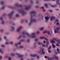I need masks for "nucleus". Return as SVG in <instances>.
<instances>
[{"label": "nucleus", "mask_w": 60, "mask_h": 60, "mask_svg": "<svg viewBox=\"0 0 60 60\" xmlns=\"http://www.w3.org/2000/svg\"><path fill=\"white\" fill-rule=\"evenodd\" d=\"M14 6L15 7H22V5H19V3H16L14 5Z\"/></svg>", "instance_id": "obj_3"}, {"label": "nucleus", "mask_w": 60, "mask_h": 60, "mask_svg": "<svg viewBox=\"0 0 60 60\" xmlns=\"http://www.w3.org/2000/svg\"><path fill=\"white\" fill-rule=\"evenodd\" d=\"M21 37H22V36L21 35L20 36L17 38V39H19L21 38Z\"/></svg>", "instance_id": "obj_36"}, {"label": "nucleus", "mask_w": 60, "mask_h": 60, "mask_svg": "<svg viewBox=\"0 0 60 60\" xmlns=\"http://www.w3.org/2000/svg\"><path fill=\"white\" fill-rule=\"evenodd\" d=\"M56 2L57 4H60V3H59V0H57Z\"/></svg>", "instance_id": "obj_20"}, {"label": "nucleus", "mask_w": 60, "mask_h": 60, "mask_svg": "<svg viewBox=\"0 0 60 60\" xmlns=\"http://www.w3.org/2000/svg\"><path fill=\"white\" fill-rule=\"evenodd\" d=\"M36 14V11H33L31 12L30 14V22L29 23V26H31V24L33 22H37V21L36 19H33L32 18L33 17L32 16V14Z\"/></svg>", "instance_id": "obj_1"}, {"label": "nucleus", "mask_w": 60, "mask_h": 60, "mask_svg": "<svg viewBox=\"0 0 60 60\" xmlns=\"http://www.w3.org/2000/svg\"><path fill=\"white\" fill-rule=\"evenodd\" d=\"M0 19L1 20V24L2 25H4V21L3 20V18L1 17L0 18Z\"/></svg>", "instance_id": "obj_7"}, {"label": "nucleus", "mask_w": 60, "mask_h": 60, "mask_svg": "<svg viewBox=\"0 0 60 60\" xmlns=\"http://www.w3.org/2000/svg\"><path fill=\"white\" fill-rule=\"evenodd\" d=\"M50 5L52 7H57V5H52V4H50Z\"/></svg>", "instance_id": "obj_13"}, {"label": "nucleus", "mask_w": 60, "mask_h": 60, "mask_svg": "<svg viewBox=\"0 0 60 60\" xmlns=\"http://www.w3.org/2000/svg\"><path fill=\"white\" fill-rule=\"evenodd\" d=\"M48 51L49 53H51V50H48Z\"/></svg>", "instance_id": "obj_51"}, {"label": "nucleus", "mask_w": 60, "mask_h": 60, "mask_svg": "<svg viewBox=\"0 0 60 60\" xmlns=\"http://www.w3.org/2000/svg\"><path fill=\"white\" fill-rule=\"evenodd\" d=\"M37 59H39V56H37Z\"/></svg>", "instance_id": "obj_54"}, {"label": "nucleus", "mask_w": 60, "mask_h": 60, "mask_svg": "<svg viewBox=\"0 0 60 60\" xmlns=\"http://www.w3.org/2000/svg\"><path fill=\"white\" fill-rule=\"evenodd\" d=\"M8 60H11V58L10 57H8Z\"/></svg>", "instance_id": "obj_62"}, {"label": "nucleus", "mask_w": 60, "mask_h": 60, "mask_svg": "<svg viewBox=\"0 0 60 60\" xmlns=\"http://www.w3.org/2000/svg\"><path fill=\"white\" fill-rule=\"evenodd\" d=\"M43 38L45 40H46V39L47 38H45V37H40V39H43Z\"/></svg>", "instance_id": "obj_15"}, {"label": "nucleus", "mask_w": 60, "mask_h": 60, "mask_svg": "<svg viewBox=\"0 0 60 60\" xmlns=\"http://www.w3.org/2000/svg\"><path fill=\"white\" fill-rule=\"evenodd\" d=\"M47 34H48L49 35H50V36H51V35H52V34H51V33H50V32H49V31H47Z\"/></svg>", "instance_id": "obj_16"}, {"label": "nucleus", "mask_w": 60, "mask_h": 60, "mask_svg": "<svg viewBox=\"0 0 60 60\" xmlns=\"http://www.w3.org/2000/svg\"><path fill=\"white\" fill-rule=\"evenodd\" d=\"M19 47L21 49H23V48H24V46L22 45L20 46Z\"/></svg>", "instance_id": "obj_30"}, {"label": "nucleus", "mask_w": 60, "mask_h": 60, "mask_svg": "<svg viewBox=\"0 0 60 60\" xmlns=\"http://www.w3.org/2000/svg\"><path fill=\"white\" fill-rule=\"evenodd\" d=\"M48 32V31H47V30H45V31H44L43 32V33L44 34H46V33H47V32Z\"/></svg>", "instance_id": "obj_27"}, {"label": "nucleus", "mask_w": 60, "mask_h": 60, "mask_svg": "<svg viewBox=\"0 0 60 60\" xmlns=\"http://www.w3.org/2000/svg\"><path fill=\"white\" fill-rule=\"evenodd\" d=\"M10 43L11 44H13V42H10Z\"/></svg>", "instance_id": "obj_63"}, {"label": "nucleus", "mask_w": 60, "mask_h": 60, "mask_svg": "<svg viewBox=\"0 0 60 60\" xmlns=\"http://www.w3.org/2000/svg\"><path fill=\"white\" fill-rule=\"evenodd\" d=\"M52 40L51 39H50V40L51 41V42H52V43H56V42L55 41H56V38H54L52 39Z\"/></svg>", "instance_id": "obj_4"}, {"label": "nucleus", "mask_w": 60, "mask_h": 60, "mask_svg": "<svg viewBox=\"0 0 60 60\" xmlns=\"http://www.w3.org/2000/svg\"><path fill=\"white\" fill-rule=\"evenodd\" d=\"M54 32L55 34H56V33H58V34H59V31L58 30H55Z\"/></svg>", "instance_id": "obj_17"}, {"label": "nucleus", "mask_w": 60, "mask_h": 60, "mask_svg": "<svg viewBox=\"0 0 60 60\" xmlns=\"http://www.w3.org/2000/svg\"><path fill=\"white\" fill-rule=\"evenodd\" d=\"M33 36L32 37V38H36V36Z\"/></svg>", "instance_id": "obj_47"}, {"label": "nucleus", "mask_w": 60, "mask_h": 60, "mask_svg": "<svg viewBox=\"0 0 60 60\" xmlns=\"http://www.w3.org/2000/svg\"><path fill=\"white\" fill-rule=\"evenodd\" d=\"M35 40L36 41H38V39H35Z\"/></svg>", "instance_id": "obj_56"}, {"label": "nucleus", "mask_w": 60, "mask_h": 60, "mask_svg": "<svg viewBox=\"0 0 60 60\" xmlns=\"http://www.w3.org/2000/svg\"><path fill=\"white\" fill-rule=\"evenodd\" d=\"M1 46L2 47H3V48H4L5 47V45H1Z\"/></svg>", "instance_id": "obj_32"}, {"label": "nucleus", "mask_w": 60, "mask_h": 60, "mask_svg": "<svg viewBox=\"0 0 60 60\" xmlns=\"http://www.w3.org/2000/svg\"><path fill=\"white\" fill-rule=\"evenodd\" d=\"M14 11H13L11 12V14H8V16L9 17V19H11V15L14 13Z\"/></svg>", "instance_id": "obj_5"}, {"label": "nucleus", "mask_w": 60, "mask_h": 60, "mask_svg": "<svg viewBox=\"0 0 60 60\" xmlns=\"http://www.w3.org/2000/svg\"><path fill=\"white\" fill-rule=\"evenodd\" d=\"M38 45H41V43L39 42H38Z\"/></svg>", "instance_id": "obj_46"}, {"label": "nucleus", "mask_w": 60, "mask_h": 60, "mask_svg": "<svg viewBox=\"0 0 60 60\" xmlns=\"http://www.w3.org/2000/svg\"><path fill=\"white\" fill-rule=\"evenodd\" d=\"M30 1L31 4H33L34 3L32 0H30Z\"/></svg>", "instance_id": "obj_48"}, {"label": "nucleus", "mask_w": 60, "mask_h": 60, "mask_svg": "<svg viewBox=\"0 0 60 60\" xmlns=\"http://www.w3.org/2000/svg\"><path fill=\"white\" fill-rule=\"evenodd\" d=\"M3 31H4V30H0V32H3Z\"/></svg>", "instance_id": "obj_61"}, {"label": "nucleus", "mask_w": 60, "mask_h": 60, "mask_svg": "<svg viewBox=\"0 0 60 60\" xmlns=\"http://www.w3.org/2000/svg\"><path fill=\"white\" fill-rule=\"evenodd\" d=\"M9 44V42H7L5 43V45H8V44Z\"/></svg>", "instance_id": "obj_34"}, {"label": "nucleus", "mask_w": 60, "mask_h": 60, "mask_svg": "<svg viewBox=\"0 0 60 60\" xmlns=\"http://www.w3.org/2000/svg\"><path fill=\"white\" fill-rule=\"evenodd\" d=\"M11 56H14L15 54L13 53H11Z\"/></svg>", "instance_id": "obj_31"}, {"label": "nucleus", "mask_w": 60, "mask_h": 60, "mask_svg": "<svg viewBox=\"0 0 60 60\" xmlns=\"http://www.w3.org/2000/svg\"><path fill=\"white\" fill-rule=\"evenodd\" d=\"M43 29H44V27H43L41 28L40 29V30H41V31H42L43 30Z\"/></svg>", "instance_id": "obj_38"}, {"label": "nucleus", "mask_w": 60, "mask_h": 60, "mask_svg": "<svg viewBox=\"0 0 60 60\" xmlns=\"http://www.w3.org/2000/svg\"><path fill=\"white\" fill-rule=\"evenodd\" d=\"M57 53H58V54H60V52L59 51H58V52H57Z\"/></svg>", "instance_id": "obj_64"}, {"label": "nucleus", "mask_w": 60, "mask_h": 60, "mask_svg": "<svg viewBox=\"0 0 60 60\" xmlns=\"http://www.w3.org/2000/svg\"><path fill=\"white\" fill-rule=\"evenodd\" d=\"M56 46H59V45L58 43H57L56 44Z\"/></svg>", "instance_id": "obj_59"}, {"label": "nucleus", "mask_w": 60, "mask_h": 60, "mask_svg": "<svg viewBox=\"0 0 60 60\" xmlns=\"http://www.w3.org/2000/svg\"><path fill=\"white\" fill-rule=\"evenodd\" d=\"M30 6H26L25 9V10H28V9H30Z\"/></svg>", "instance_id": "obj_10"}, {"label": "nucleus", "mask_w": 60, "mask_h": 60, "mask_svg": "<svg viewBox=\"0 0 60 60\" xmlns=\"http://www.w3.org/2000/svg\"><path fill=\"white\" fill-rule=\"evenodd\" d=\"M15 54L16 55L18 56L19 57L21 58L22 57H23L24 56L23 55H20V54L19 53H15Z\"/></svg>", "instance_id": "obj_9"}, {"label": "nucleus", "mask_w": 60, "mask_h": 60, "mask_svg": "<svg viewBox=\"0 0 60 60\" xmlns=\"http://www.w3.org/2000/svg\"><path fill=\"white\" fill-rule=\"evenodd\" d=\"M4 2H3V1H1L0 2V4H4Z\"/></svg>", "instance_id": "obj_41"}, {"label": "nucleus", "mask_w": 60, "mask_h": 60, "mask_svg": "<svg viewBox=\"0 0 60 60\" xmlns=\"http://www.w3.org/2000/svg\"><path fill=\"white\" fill-rule=\"evenodd\" d=\"M56 22L55 23H56V22H59V20H58V19H56L55 20Z\"/></svg>", "instance_id": "obj_39"}, {"label": "nucleus", "mask_w": 60, "mask_h": 60, "mask_svg": "<svg viewBox=\"0 0 60 60\" xmlns=\"http://www.w3.org/2000/svg\"><path fill=\"white\" fill-rule=\"evenodd\" d=\"M45 6L46 8H48V5L46 4H45Z\"/></svg>", "instance_id": "obj_37"}, {"label": "nucleus", "mask_w": 60, "mask_h": 60, "mask_svg": "<svg viewBox=\"0 0 60 60\" xmlns=\"http://www.w3.org/2000/svg\"><path fill=\"white\" fill-rule=\"evenodd\" d=\"M45 48H48V47H49V46H48V45H45Z\"/></svg>", "instance_id": "obj_43"}, {"label": "nucleus", "mask_w": 60, "mask_h": 60, "mask_svg": "<svg viewBox=\"0 0 60 60\" xmlns=\"http://www.w3.org/2000/svg\"><path fill=\"white\" fill-rule=\"evenodd\" d=\"M46 20H48L49 19V18L48 16H46L45 17Z\"/></svg>", "instance_id": "obj_24"}, {"label": "nucleus", "mask_w": 60, "mask_h": 60, "mask_svg": "<svg viewBox=\"0 0 60 60\" xmlns=\"http://www.w3.org/2000/svg\"><path fill=\"white\" fill-rule=\"evenodd\" d=\"M11 28L12 29V31H14V29H15V28L13 26H11Z\"/></svg>", "instance_id": "obj_22"}, {"label": "nucleus", "mask_w": 60, "mask_h": 60, "mask_svg": "<svg viewBox=\"0 0 60 60\" xmlns=\"http://www.w3.org/2000/svg\"><path fill=\"white\" fill-rule=\"evenodd\" d=\"M22 34H23V35L25 34H26L27 35V36H28V37L30 36L29 34L28 33H27V32H23L22 33Z\"/></svg>", "instance_id": "obj_11"}, {"label": "nucleus", "mask_w": 60, "mask_h": 60, "mask_svg": "<svg viewBox=\"0 0 60 60\" xmlns=\"http://www.w3.org/2000/svg\"><path fill=\"white\" fill-rule=\"evenodd\" d=\"M30 56H31L32 57H35L36 56V54H35L33 55V54H31L30 55Z\"/></svg>", "instance_id": "obj_14"}, {"label": "nucleus", "mask_w": 60, "mask_h": 60, "mask_svg": "<svg viewBox=\"0 0 60 60\" xmlns=\"http://www.w3.org/2000/svg\"><path fill=\"white\" fill-rule=\"evenodd\" d=\"M22 26H20L17 29L16 32H20V30L21 29H22Z\"/></svg>", "instance_id": "obj_6"}, {"label": "nucleus", "mask_w": 60, "mask_h": 60, "mask_svg": "<svg viewBox=\"0 0 60 60\" xmlns=\"http://www.w3.org/2000/svg\"><path fill=\"white\" fill-rule=\"evenodd\" d=\"M59 22H57L56 23V24L57 25V26H58L59 25Z\"/></svg>", "instance_id": "obj_52"}, {"label": "nucleus", "mask_w": 60, "mask_h": 60, "mask_svg": "<svg viewBox=\"0 0 60 60\" xmlns=\"http://www.w3.org/2000/svg\"><path fill=\"white\" fill-rule=\"evenodd\" d=\"M53 58H49V60H53Z\"/></svg>", "instance_id": "obj_49"}, {"label": "nucleus", "mask_w": 60, "mask_h": 60, "mask_svg": "<svg viewBox=\"0 0 60 60\" xmlns=\"http://www.w3.org/2000/svg\"><path fill=\"white\" fill-rule=\"evenodd\" d=\"M41 44H42V47H45V45L44 44H43V43H41Z\"/></svg>", "instance_id": "obj_26"}, {"label": "nucleus", "mask_w": 60, "mask_h": 60, "mask_svg": "<svg viewBox=\"0 0 60 60\" xmlns=\"http://www.w3.org/2000/svg\"><path fill=\"white\" fill-rule=\"evenodd\" d=\"M5 8V6H3L2 7L1 9L0 10H4V8Z\"/></svg>", "instance_id": "obj_21"}, {"label": "nucleus", "mask_w": 60, "mask_h": 60, "mask_svg": "<svg viewBox=\"0 0 60 60\" xmlns=\"http://www.w3.org/2000/svg\"><path fill=\"white\" fill-rule=\"evenodd\" d=\"M35 35V34L34 33H33L31 34V35L32 36H34Z\"/></svg>", "instance_id": "obj_29"}, {"label": "nucleus", "mask_w": 60, "mask_h": 60, "mask_svg": "<svg viewBox=\"0 0 60 60\" xmlns=\"http://www.w3.org/2000/svg\"><path fill=\"white\" fill-rule=\"evenodd\" d=\"M55 19H56V17L54 16H52L51 18L50 19V21H52L53 20H54Z\"/></svg>", "instance_id": "obj_8"}, {"label": "nucleus", "mask_w": 60, "mask_h": 60, "mask_svg": "<svg viewBox=\"0 0 60 60\" xmlns=\"http://www.w3.org/2000/svg\"><path fill=\"white\" fill-rule=\"evenodd\" d=\"M52 47L51 46H50L48 49H50Z\"/></svg>", "instance_id": "obj_45"}, {"label": "nucleus", "mask_w": 60, "mask_h": 60, "mask_svg": "<svg viewBox=\"0 0 60 60\" xmlns=\"http://www.w3.org/2000/svg\"><path fill=\"white\" fill-rule=\"evenodd\" d=\"M24 21V20L22 19L21 21V23H22Z\"/></svg>", "instance_id": "obj_44"}, {"label": "nucleus", "mask_w": 60, "mask_h": 60, "mask_svg": "<svg viewBox=\"0 0 60 60\" xmlns=\"http://www.w3.org/2000/svg\"><path fill=\"white\" fill-rule=\"evenodd\" d=\"M19 13H21L22 14V16H24V15L26 14V12L24 11L23 9H21L20 10H19Z\"/></svg>", "instance_id": "obj_2"}, {"label": "nucleus", "mask_w": 60, "mask_h": 60, "mask_svg": "<svg viewBox=\"0 0 60 60\" xmlns=\"http://www.w3.org/2000/svg\"><path fill=\"white\" fill-rule=\"evenodd\" d=\"M35 7L36 8H40V7H39L38 6H36Z\"/></svg>", "instance_id": "obj_55"}, {"label": "nucleus", "mask_w": 60, "mask_h": 60, "mask_svg": "<svg viewBox=\"0 0 60 60\" xmlns=\"http://www.w3.org/2000/svg\"><path fill=\"white\" fill-rule=\"evenodd\" d=\"M37 33L38 34H40V32H39L38 31H37Z\"/></svg>", "instance_id": "obj_50"}, {"label": "nucleus", "mask_w": 60, "mask_h": 60, "mask_svg": "<svg viewBox=\"0 0 60 60\" xmlns=\"http://www.w3.org/2000/svg\"><path fill=\"white\" fill-rule=\"evenodd\" d=\"M41 54H43L44 55V54H45V52L44 51L42 52L41 53Z\"/></svg>", "instance_id": "obj_35"}, {"label": "nucleus", "mask_w": 60, "mask_h": 60, "mask_svg": "<svg viewBox=\"0 0 60 60\" xmlns=\"http://www.w3.org/2000/svg\"><path fill=\"white\" fill-rule=\"evenodd\" d=\"M52 47L53 48V49H55V48H56V45H54L53 43H52Z\"/></svg>", "instance_id": "obj_18"}, {"label": "nucleus", "mask_w": 60, "mask_h": 60, "mask_svg": "<svg viewBox=\"0 0 60 60\" xmlns=\"http://www.w3.org/2000/svg\"><path fill=\"white\" fill-rule=\"evenodd\" d=\"M40 8H41V9H44V7L43 6L41 8V7H40Z\"/></svg>", "instance_id": "obj_53"}, {"label": "nucleus", "mask_w": 60, "mask_h": 60, "mask_svg": "<svg viewBox=\"0 0 60 60\" xmlns=\"http://www.w3.org/2000/svg\"><path fill=\"white\" fill-rule=\"evenodd\" d=\"M49 11L51 13L53 12V11L52 10H49Z\"/></svg>", "instance_id": "obj_42"}, {"label": "nucleus", "mask_w": 60, "mask_h": 60, "mask_svg": "<svg viewBox=\"0 0 60 60\" xmlns=\"http://www.w3.org/2000/svg\"><path fill=\"white\" fill-rule=\"evenodd\" d=\"M30 41L29 39H28L27 40V42H29Z\"/></svg>", "instance_id": "obj_60"}, {"label": "nucleus", "mask_w": 60, "mask_h": 60, "mask_svg": "<svg viewBox=\"0 0 60 60\" xmlns=\"http://www.w3.org/2000/svg\"><path fill=\"white\" fill-rule=\"evenodd\" d=\"M8 8H10V9H12V8H13L12 7L10 6H8Z\"/></svg>", "instance_id": "obj_25"}, {"label": "nucleus", "mask_w": 60, "mask_h": 60, "mask_svg": "<svg viewBox=\"0 0 60 60\" xmlns=\"http://www.w3.org/2000/svg\"><path fill=\"white\" fill-rule=\"evenodd\" d=\"M44 50L43 49H41V52H43Z\"/></svg>", "instance_id": "obj_58"}, {"label": "nucleus", "mask_w": 60, "mask_h": 60, "mask_svg": "<svg viewBox=\"0 0 60 60\" xmlns=\"http://www.w3.org/2000/svg\"><path fill=\"white\" fill-rule=\"evenodd\" d=\"M45 40H46V45H49V41H48L49 40L47 38H46V39H45Z\"/></svg>", "instance_id": "obj_12"}, {"label": "nucleus", "mask_w": 60, "mask_h": 60, "mask_svg": "<svg viewBox=\"0 0 60 60\" xmlns=\"http://www.w3.org/2000/svg\"><path fill=\"white\" fill-rule=\"evenodd\" d=\"M24 41H25V40H20V42H23Z\"/></svg>", "instance_id": "obj_40"}, {"label": "nucleus", "mask_w": 60, "mask_h": 60, "mask_svg": "<svg viewBox=\"0 0 60 60\" xmlns=\"http://www.w3.org/2000/svg\"><path fill=\"white\" fill-rule=\"evenodd\" d=\"M54 57L55 59L56 60H58V56H55Z\"/></svg>", "instance_id": "obj_19"}, {"label": "nucleus", "mask_w": 60, "mask_h": 60, "mask_svg": "<svg viewBox=\"0 0 60 60\" xmlns=\"http://www.w3.org/2000/svg\"><path fill=\"white\" fill-rule=\"evenodd\" d=\"M16 17H19V15L18 14H17L16 15Z\"/></svg>", "instance_id": "obj_33"}, {"label": "nucleus", "mask_w": 60, "mask_h": 60, "mask_svg": "<svg viewBox=\"0 0 60 60\" xmlns=\"http://www.w3.org/2000/svg\"><path fill=\"white\" fill-rule=\"evenodd\" d=\"M4 39H5L6 40V41H8V40L7 39H6V36H4Z\"/></svg>", "instance_id": "obj_28"}, {"label": "nucleus", "mask_w": 60, "mask_h": 60, "mask_svg": "<svg viewBox=\"0 0 60 60\" xmlns=\"http://www.w3.org/2000/svg\"><path fill=\"white\" fill-rule=\"evenodd\" d=\"M18 45V43H16L15 44V46H17Z\"/></svg>", "instance_id": "obj_57"}, {"label": "nucleus", "mask_w": 60, "mask_h": 60, "mask_svg": "<svg viewBox=\"0 0 60 60\" xmlns=\"http://www.w3.org/2000/svg\"><path fill=\"white\" fill-rule=\"evenodd\" d=\"M0 52L2 54H4V52L2 51V49H0Z\"/></svg>", "instance_id": "obj_23"}]
</instances>
